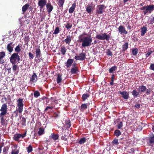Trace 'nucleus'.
I'll return each instance as SVG.
<instances>
[{
    "label": "nucleus",
    "instance_id": "nucleus-1",
    "mask_svg": "<svg viewBox=\"0 0 154 154\" xmlns=\"http://www.w3.org/2000/svg\"><path fill=\"white\" fill-rule=\"evenodd\" d=\"M79 42L82 43V48L90 46L91 45L92 38L91 36L88 35L85 32L79 36Z\"/></svg>",
    "mask_w": 154,
    "mask_h": 154
},
{
    "label": "nucleus",
    "instance_id": "nucleus-17",
    "mask_svg": "<svg viewBox=\"0 0 154 154\" xmlns=\"http://www.w3.org/2000/svg\"><path fill=\"white\" fill-rule=\"evenodd\" d=\"M72 36L70 35H67L66 38L64 40V42L66 44L69 45L72 40Z\"/></svg>",
    "mask_w": 154,
    "mask_h": 154
},
{
    "label": "nucleus",
    "instance_id": "nucleus-13",
    "mask_svg": "<svg viewBox=\"0 0 154 154\" xmlns=\"http://www.w3.org/2000/svg\"><path fill=\"white\" fill-rule=\"evenodd\" d=\"M72 66L73 67L71 69L70 72L72 74H76L78 71V68L76 66V64L74 63L73 64Z\"/></svg>",
    "mask_w": 154,
    "mask_h": 154
},
{
    "label": "nucleus",
    "instance_id": "nucleus-36",
    "mask_svg": "<svg viewBox=\"0 0 154 154\" xmlns=\"http://www.w3.org/2000/svg\"><path fill=\"white\" fill-rule=\"evenodd\" d=\"M26 120L25 118L23 117L22 118L20 122L21 124L23 126H25L26 125Z\"/></svg>",
    "mask_w": 154,
    "mask_h": 154
},
{
    "label": "nucleus",
    "instance_id": "nucleus-54",
    "mask_svg": "<svg viewBox=\"0 0 154 154\" xmlns=\"http://www.w3.org/2000/svg\"><path fill=\"white\" fill-rule=\"evenodd\" d=\"M81 107L82 108L85 109L87 108V105L86 104H82L81 105Z\"/></svg>",
    "mask_w": 154,
    "mask_h": 154
},
{
    "label": "nucleus",
    "instance_id": "nucleus-10",
    "mask_svg": "<svg viewBox=\"0 0 154 154\" xmlns=\"http://www.w3.org/2000/svg\"><path fill=\"white\" fill-rule=\"evenodd\" d=\"M85 57V54L84 53H82L79 56H76L75 58L77 60H83Z\"/></svg>",
    "mask_w": 154,
    "mask_h": 154
},
{
    "label": "nucleus",
    "instance_id": "nucleus-15",
    "mask_svg": "<svg viewBox=\"0 0 154 154\" xmlns=\"http://www.w3.org/2000/svg\"><path fill=\"white\" fill-rule=\"evenodd\" d=\"M119 93L121 94L122 97L125 99H128L129 97V93L127 92L124 91L123 92H119Z\"/></svg>",
    "mask_w": 154,
    "mask_h": 154
},
{
    "label": "nucleus",
    "instance_id": "nucleus-19",
    "mask_svg": "<svg viewBox=\"0 0 154 154\" xmlns=\"http://www.w3.org/2000/svg\"><path fill=\"white\" fill-rule=\"evenodd\" d=\"M5 115L0 114V118L1 120V123L2 125H5L6 123V120L4 117Z\"/></svg>",
    "mask_w": 154,
    "mask_h": 154
},
{
    "label": "nucleus",
    "instance_id": "nucleus-32",
    "mask_svg": "<svg viewBox=\"0 0 154 154\" xmlns=\"http://www.w3.org/2000/svg\"><path fill=\"white\" fill-rule=\"evenodd\" d=\"M61 52L63 55H64L66 52V48L64 46L62 47H61Z\"/></svg>",
    "mask_w": 154,
    "mask_h": 154
},
{
    "label": "nucleus",
    "instance_id": "nucleus-48",
    "mask_svg": "<svg viewBox=\"0 0 154 154\" xmlns=\"http://www.w3.org/2000/svg\"><path fill=\"white\" fill-rule=\"evenodd\" d=\"M13 65L12 67L13 70L14 71H15L16 70L18 69L17 65H15V64H13Z\"/></svg>",
    "mask_w": 154,
    "mask_h": 154
},
{
    "label": "nucleus",
    "instance_id": "nucleus-56",
    "mask_svg": "<svg viewBox=\"0 0 154 154\" xmlns=\"http://www.w3.org/2000/svg\"><path fill=\"white\" fill-rule=\"evenodd\" d=\"M29 58L33 59L34 58V55L31 52H29Z\"/></svg>",
    "mask_w": 154,
    "mask_h": 154
},
{
    "label": "nucleus",
    "instance_id": "nucleus-45",
    "mask_svg": "<svg viewBox=\"0 0 154 154\" xmlns=\"http://www.w3.org/2000/svg\"><path fill=\"white\" fill-rule=\"evenodd\" d=\"M40 95L39 92L38 91H35L34 92V96L35 97H37Z\"/></svg>",
    "mask_w": 154,
    "mask_h": 154
},
{
    "label": "nucleus",
    "instance_id": "nucleus-61",
    "mask_svg": "<svg viewBox=\"0 0 154 154\" xmlns=\"http://www.w3.org/2000/svg\"><path fill=\"white\" fill-rule=\"evenodd\" d=\"M150 92V91L149 90L147 89L146 91V93L149 94Z\"/></svg>",
    "mask_w": 154,
    "mask_h": 154
},
{
    "label": "nucleus",
    "instance_id": "nucleus-27",
    "mask_svg": "<svg viewBox=\"0 0 154 154\" xmlns=\"http://www.w3.org/2000/svg\"><path fill=\"white\" fill-rule=\"evenodd\" d=\"M62 80L61 75L60 74H58L57 77V83L59 84L60 83Z\"/></svg>",
    "mask_w": 154,
    "mask_h": 154
},
{
    "label": "nucleus",
    "instance_id": "nucleus-12",
    "mask_svg": "<svg viewBox=\"0 0 154 154\" xmlns=\"http://www.w3.org/2000/svg\"><path fill=\"white\" fill-rule=\"evenodd\" d=\"M118 29L119 32L121 34H126L128 33L127 31L126 30L125 27L123 26H120L119 27Z\"/></svg>",
    "mask_w": 154,
    "mask_h": 154
},
{
    "label": "nucleus",
    "instance_id": "nucleus-49",
    "mask_svg": "<svg viewBox=\"0 0 154 154\" xmlns=\"http://www.w3.org/2000/svg\"><path fill=\"white\" fill-rule=\"evenodd\" d=\"M112 143L115 145H117L119 143L118 140L117 139H114L112 142Z\"/></svg>",
    "mask_w": 154,
    "mask_h": 154
},
{
    "label": "nucleus",
    "instance_id": "nucleus-6",
    "mask_svg": "<svg viewBox=\"0 0 154 154\" xmlns=\"http://www.w3.org/2000/svg\"><path fill=\"white\" fill-rule=\"evenodd\" d=\"M26 136V133L23 134H15L14 135L13 137V139L15 141H20V139L21 137L23 138Z\"/></svg>",
    "mask_w": 154,
    "mask_h": 154
},
{
    "label": "nucleus",
    "instance_id": "nucleus-9",
    "mask_svg": "<svg viewBox=\"0 0 154 154\" xmlns=\"http://www.w3.org/2000/svg\"><path fill=\"white\" fill-rule=\"evenodd\" d=\"M38 5L41 9H42L47 5L46 0H38Z\"/></svg>",
    "mask_w": 154,
    "mask_h": 154
},
{
    "label": "nucleus",
    "instance_id": "nucleus-37",
    "mask_svg": "<svg viewBox=\"0 0 154 154\" xmlns=\"http://www.w3.org/2000/svg\"><path fill=\"white\" fill-rule=\"evenodd\" d=\"M9 147L8 146H5L4 147L3 150V154H6L8 151Z\"/></svg>",
    "mask_w": 154,
    "mask_h": 154
},
{
    "label": "nucleus",
    "instance_id": "nucleus-47",
    "mask_svg": "<svg viewBox=\"0 0 154 154\" xmlns=\"http://www.w3.org/2000/svg\"><path fill=\"white\" fill-rule=\"evenodd\" d=\"M68 137L66 135H65L64 136H61V140L66 141Z\"/></svg>",
    "mask_w": 154,
    "mask_h": 154
},
{
    "label": "nucleus",
    "instance_id": "nucleus-25",
    "mask_svg": "<svg viewBox=\"0 0 154 154\" xmlns=\"http://www.w3.org/2000/svg\"><path fill=\"white\" fill-rule=\"evenodd\" d=\"M5 54L4 52H0V64L2 63L3 62L2 61V59L5 56Z\"/></svg>",
    "mask_w": 154,
    "mask_h": 154
},
{
    "label": "nucleus",
    "instance_id": "nucleus-24",
    "mask_svg": "<svg viewBox=\"0 0 154 154\" xmlns=\"http://www.w3.org/2000/svg\"><path fill=\"white\" fill-rule=\"evenodd\" d=\"M29 6V4H26L25 5L23 6L22 8V11L23 13H24L27 10Z\"/></svg>",
    "mask_w": 154,
    "mask_h": 154
},
{
    "label": "nucleus",
    "instance_id": "nucleus-11",
    "mask_svg": "<svg viewBox=\"0 0 154 154\" xmlns=\"http://www.w3.org/2000/svg\"><path fill=\"white\" fill-rule=\"evenodd\" d=\"M37 79L38 77L36 74L34 73L30 77L29 82L31 84L35 83L37 81Z\"/></svg>",
    "mask_w": 154,
    "mask_h": 154
},
{
    "label": "nucleus",
    "instance_id": "nucleus-55",
    "mask_svg": "<svg viewBox=\"0 0 154 154\" xmlns=\"http://www.w3.org/2000/svg\"><path fill=\"white\" fill-rule=\"evenodd\" d=\"M53 108V106H47L46 108L45 109V111H47L48 109H52Z\"/></svg>",
    "mask_w": 154,
    "mask_h": 154
},
{
    "label": "nucleus",
    "instance_id": "nucleus-52",
    "mask_svg": "<svg viewBox=\"0 0 154 154\" xmlns=\"http://www.w3.org/2000/svg\"><path fill=\"white\" fill-rule=\"evenodd\" d=\"M66 127L68 128H69L71 126L70 122L68 121L66 123Z\"/></svg>",
    "mask_w": 154,
    "mask_h": 154
},
{
    "label": "nucleus",
    "instance_id": "nucleus-5",
    "mask_svg": "<svg viewBox=\"0 0 154 154\" xmlns=\"http://www.w3.org/2000/svg\"><path fill=\"white\" fill-rule=\"evenodd\" d=\"M17 60L18 61L20 60V56L17 53H14L11 57L10 61L12 64H14Z\"/></svg>",
    "mask_w": 154,
    "mask_h": 154
},
{
    "label": "nucleus",
    "instance_id": "nucleus-20",
    "mask_svg": "<svg viewBox=\"0 0 154 154\" xmlns=\"http://www.w3.org/2000/svg\"><path fill=\"white\" fill-rule=\"evenodd\" d=\"M76 8V4L74 3L72 4V6L69 8V12L70 14H72L74 12Z\"/></svg>",
    "mask_w": 154,
    "mask_h": 154
},
{
    "label": "nucleus",
    "instance_id": "nucleus-34",
    "mask_svg": "<svg viewBox=\"0 0 154 154\" xmlns=\"http://www.w3.org/2000/svg\"><path fill=\"white\" fill-rule=\"evenodd\" d=\"M89 96V95L88 94H85L82 95V98L84 101Z\"/></svg>",
    "mask_w": 154,
    "mask_h": 154
},
{
    "label": "nucleus",
    "instance_id": "nucleus-40",
    "mask_svg": "<svg viewBox=\"0 0 154 154\" xmlns=\"http://www.w3.org/2000/svg\"><path fill=\"white\" fill-rule=\"evenodd\" d=\"M44 130L43 129L40 128L39 129L38 134L39 135H41L44 134Z\"/></svg>",
    "mask_w": 154,
    "mask_h": 154
},
{
    "label": "nucleus",
    "instance_id": "nucleus-60",
    "mask_svg": "<svg viewBox=\"0 0 154 154\" xmlns=\"http://www.w3.org/2000/svg\"><path fill=\"white\" fill-rule=\"evenodd\" d=\"M114 75H113L112 76V77L111 78V81H114Z\"/></svg>",
    "mask_w": 154,
    "mask_h": 154
},
{
    "label": "nucleus",
    "instance_id": "nucleus-23",
    "mask_svg": "<svg viewBox=\"0 0 154 154\" xmlns=\"http://www.w3.org/2000/svg\"><path fill=\"white\" fill-rule=\"evenodd\" d=\"M93 8L92 6L88 5L86 6V11L89 14H91Z\"/></svg>",
    "mask_w": 154,
    "mask_h": 154
},
{
    "label": "nucleus",
    "instance_id": "nucleus-16",
    "mask_svg": "<svg viewBox=\"0 0 154 154\" xmlns=\"http://www.w3.org/2000/svg\"><path fill=\"white\" fill-rule=\"evenodd\" d=\"M73 62V60L72 59H69L67 60L66 63V66L67 68L70 67Z\"/></svg>",
    "mask_w": 154,
    "mask_h": 154
},
{
    "label": "nucleus",
    "instance_id": "nucleus-29",
    "mask_svg": "<svg viewBox=\"0 0 154 154\" xmlns=\"http://www.w3.org/2000/svg\"><path fill=\"white\" fill-rule=\"evenodd\" d=\"M128 43H126L122 45V50L124 51L126 50L128 47Z\"/></svg>",
    "mask_w": 154,
    "mask_h": 154
},
{
    "label": "nucleus",
    "instance_id": "nucleus-31",
    "mask_svg": "<svg viewBox=\"0 0 154 154\" xmlns=\"http://www.w3.org/2000/svg\"><path fill=\"white\" fill-rule=\"evenodd\" d=\"M19 153V150L17 149H12L11 152V154H18Z\"/></svg>",
    "mask_w": 154,
    "mask_h": 154
},
{
    "label": "nucleus",
    "instance_id": "nucleus-58",
    "mask_svg": "<svg viewBox=\"0 0 154 154\" xmlns=\"http://www.w3.org/2000/svg\"><path fill=\"white\" fill-rule=\"evenodd\" d=\"M150 69L153 70H154V64H151Z\"/></svg>",
    "mask_w": 154,
    "mask_h": 154
},
{
    "label": "nucleus",
    "instance_id": "nucleus-42",
    "mask_svg": "<svg viewBox=\"0 0 154 154\" xmlns=\"http://www.w3.org/2000/svg\"><path fill=\"white\" fill-rule=\"evenodd\" d=\"M138 50L137 48H135L132 50V53L133 55H135L137 54Z\"/></svg>",
    "mask_w": 154,
    "mask_h": 154
},
{
    "label": "nucleus",
    "instance_id": "nucleus-21",
    "mask_svg": "<svg viewBox=\"0 0 154 154\" xmlns=\"http://www.w3.org/2000/svg\"><path fill=\"white\" fill-rule=\"evenodd\" d=\"M50 138H52L54 140H56L58 139L59 135L55 134L54 133L51 134L50 137Z\"/></svg>",
    "mask_w": 154,
    "mask_h": 154
},
{
    "label": "nucleus",
    "instance_id": "nucleus-35",
    "mask_svg": "<svg viewBox=\"0 0 154 154\" xmlns=\"http://www.w3.org/2000/svg\"><path fill=\"white\" fill-rule=\"evenodd\" d=\"M139 93L136 90H134L132 92V95L135 97H136L139 95Z\"/></svg>",
    "mask_w": 154,
    "mask_h": 154
},
{
    "label": "nucleus",
    "instance_id": "nucleus-18",
    "mask_svg": "<svg viewBox=\"0 0 154 154\" xmlns=\"http://www.w3.org/2000/svg\"><path fill=\"white\" fill-rule=\"evenodd\" d=\"M13 49V46L12 45V43L11 42L10 44H8L7 46V49L9 52L12 51Z\"/></svg>",
    "mask_w": 154,
    "mask_h": 154
},
{
    "label": "nucleus",
    "instance_id": "nucleus-59",
    "mask_svg": "<svg viewBox=\"0 0 154 154\" xmlns=\"http://www.w3.org/2000/svg\"><path fill=\"white\" fill-rule=\"evenodd\" d=\"M140 105L139 104H137L135 105V107L136 108H139L140 107Z\"/></svg>",
    "mask_w": 154,
    "mask_h": 154
},
{
    "label": "nucleus",
    "instance_id": "nucleus-3",
    "mask_svg": "<svg viewBox=\"0 0 154 154\" xmlns=\"http://www.w3.org/2000/svg\"><path fill=\"white\" fill-rule=\"evenodd\" d=\"M111 33H109L108 35L107 33H104L102 35L98 34L96 35V38L100 40H106L108 41L110 38Z\"/></svg>",
    "mask_w": 154,
    "mask_h": 154
},
{
    "label": "nucleus",
    "instance_id": "nucleus-46",
    "mask_svg": "<svg viewBox=\"0 0 154 154\" xmlns=\"http://www.w3.org/2000/svg\"><path fill=\"white\" fill-rule=\"evenodd\" d=\"M32 150V148L31 145H29L27 148V151L28 153L31 152Z\"/></svg>",
    "mask_w": 154,
    "mask_h": 154
},
{
    "label": "nucleus",
    "instance_id": "nucleus-62",
    "mask_svg": "<svg viewBox=\"0 0 154 154\" xmlns=\"http://www.w3.org/2000/svg\"><path fill=\"white\" fill-rule=\"evenodd\" d=\"M154 17H153V18L151 20V23L152 24V23L154 22Z\"/></svg>",
    "mask_w": 154,
    "mask_h": 154
},
{
    "label": "nucleus",
    "instance_id": "nucleus-44",
    "mask_svg": "<svg viewBox=\"0 0 154 154\" xmlns=\"http://www.w3.org/2000/svg\"><path fill=\"white\" fill-rule=\"evenodd\" d=\"M72 25L71 23H67L66 25L65 26V27L67 29H70L72 27Z\"/></svg>",
    "mask_w": 154,
    "mask_h": 154
},
{
    "label": "nucleus",
    "instance_id": "nucleus-53",
    "mask_svg": "<svg viewBox=\"0 0 154 154\" xmlns=\"http://www.w3.org/2000/svg\"><path fill=\"white\" fill-rule=\"evenodd\" d=\"M107 54L109 56H112V53L110 50H108L106 52Z\"/></svg>",
    "mask_w": 154,
    "mask_h": 154
},
{
    "label": "nucleus",
    "instance_id": "nucleus-14",
    "mask_svg": "<svg viewBox=\"0 0 154 154\" xmlns=\"http://www.w3.org/2000/svg\"><path fill=\"white\" fill-rule=\"evenodd\" d=\"M47 11L48 14H50L53 9V7L50 2H48L46 5Z\"/></svg>",
    "mask_w": 154,
    "mask_h": 154
},
{
    "label": "nucleus",
    "instance_id": "nucleus-57",
    "mask_svg": "<svg viewBox=\"0 0 154 154\" xmlns=\"http://www.w3.org/2000/svg\"><path fill=\"white\" fill-rule=\"evenodd\" d=\"M152 51H149L146 54V57H148L149 56H150L151 54H152Z\"/></svg>",
    "mask_w": 154,
    "mask_h": 154
},
{
    "label": "nucleus",
    "instance_id": "nucleus-64",
    "mask_svg": "<svg viewBox=\"0 0 154 154\" xmlns=\"http://www.w3.org/2000/svg\"><path fill=\"white\" fill-rule=\"evenodd\" d=\"M110 85H113V81H112H112H111V82H110Z\"/></svg>",
    "mask_w": 154,
    "mask_h": 154
},
{
    "label": "nucleus",
    "instance_id": "nucleus-39",
    "mask_svg": "<svg viewBox=\"0 0 154 154\" xmlns=\"http://www.w3.org/2000/svg\"><path fill=\"white\" fill-rule=\"evenodd\" d=\"M152 136L150 137L149 138V142L150 143H154V135L152 134Z\"/></svg>",
    "mask_w": 154,
    "mask_h": 154
},
{
    "label": "nucleus",
    "instance_id": "nucleus-8",
    "mask_svg": "<svg viewBox=\"0 0 154 154\" xmlns=\"http://www.w3.org/2000/svg\"><path fill=\"white\" fill-rule=\"evenodd\" d=\"M1 112L0 114L6 115L7 111V106L6 104H3L0 110Z\"/></svg>",
    "mask_w": 154,
    "mask_h": 154
},
{
    "label": "nucleus",
    "instance_id": "nucleus-63",
    "mask_svg": "<svg viewBox=\"0 0 154 154\" xmlns=\"http://www.w3.org/2000/svg\"><path fill=\"white\" fill-rule=\"evenodd\" d=\"M7 70L8 71V72L10 73L11 72V68H9L7 69Z\"/></svg>",
    "mask_w": 154,
    "mask_h": 154
},
{
    "label": "nucleus",
    "instance_id": "nucleus-50",
    "mask_svg": "<svg viewBox=\"0 0 154 154\" xmlns=\"http://www.w3.org/2000/svg\"><path fill=\"white\" fill-rule=\"evenodd\" d=\"M123 126V123L122 122H121L117 125V127L118 129L121 128Z\"/></svg>",
    "mask_w": 154,
    "mask_h": 154
},
{
    "label": "nucleus",
    "instance_id": "nucleus-28",
    "mask_svg": "<svg viewBox=\"0 0 154 154\" xmlns=\"http://www.w3.org/2000/svg\"><path fill=\"white\" fill-rule=\"evenodd\" d=\"M64 1V0H59L58 4L60 7H62L63 6Z\"/></svg>",
    "mask_w": 154,
    "mask_h": 154
},
{
    "label": "nucleus",
    "instance_id": "nucleus-22",
    "mask_svg": "<svg viewBox=\"0 0 154 154\" xmlns=\"http://www.w3.org/2000/svg\"><path fill=\"white\" fill-rule=\"evenodd\" d=\"M141 36H143L146 33L147 28L144 26H143V27H142L141 29Z\"/></svg>",
    "mask_w": 154,
    "mask_h": 154
},
{
    "label": "nucleus",
    "instance_id": "nucleus-41",
    "mask_svg": "<svg viewBox=\"0 0 154 154\" xmlns=\"http://www.w3.org/2000/svg\"><path fill=\"white\" fill-rule=\"evenodd\" d=\"M140 88L141 92H143L145 91L146 89V87L143 85L140 86Z\"/></svg>",
    "mask_w": 154,
    "mask_h": 154
},
{
    "label": "nucleus",
    "instance_id": "nucleus-33",
    "mask_svg": "<svg viewBox=\"0 0 154 154\" xmlns=\"http://www.w3.org/2000/svg\"><path fill=\"white\" fill-rule=\"evenodd\" d=\"M114 134L116 136L118 137L121 134V132L119 130L117 129L115 131Z\"/></svg>",
    "mask_w": 154,
    "mask_h": 154
},
{
    "label": "nucleus",
    "instance_id": "nucleus-30",
    "mask_svg": "<svg viewBox=\"0 0 154 154\" xmlns=\"http://www.w3.org/2000/svg\"><path fill=\"white\" fill-rule=\"evenodd\" d=\"M86 140L85 138L83 137L80 139L78 143L80 144H82L86 141Z\"/></svg>",
    "mask_w": 154,
    "mask_h": 154
},
{
    "label": "nucleus",
    "instance_id": "nucleus-26",
    "mask_svg": "<svg viewBox=\"0 0 154 154\" xmlns=\"http://www.w3.org/2000/svg\"><path fill=\"white\" fill-rule=\"evenodd\" d=\"M36 57L37 58H38L41 56V51L40 50L39 48H37L36 49Z\"/></svg>",
    "mask_w": 154,
    "mask_h": 154
},
{
    "label": "nucleus",
    "instance_id": "nucleus-43",
    "mask_svg": "<svg viewBox=\"0 0 154 154\" xmlns=\"http://www.w3.org/2000/svg\"><path fill=\"white\" fill-rule=\"evenodd\" d=\"M116 69V67L115 66H112L111 68L109 70V72L111 73L113 71H115Z\"/></svg>",
    "mask_w": 154,
    "mask_h": 154
},
{
    "label": "nucleus",
    "instance_id": "nucleus-4",
    "mask_svg": "<svg viewBox=\"0 0 154 154\" xmlns=\"http://www.w3.org/2000/svg\"><path fill=\"white\" fill-rule=\"evenodd\" d=\"M17 104L16 107V111L20 113H21L23 110L24 104L23 103V99L19 98L17 100Z\"/></svg>",
    "mask_w": 154,
    "mask_h": 154
},
{
    "label": "nucleus",
    "instance_id": "nucleus-2",
    "mask_svg": "<svg viewBox=\"0 0 154 154\" xmlns=\"http://www.w3.org/2000/svg\"><path fill=\"white\" fill-rule=\"evenodd\" d=\"M141 10H143L144 15L147 13L150 14L154 10V5H145L140 8Z\"/></svg>",
    "mask_w": 154,
    "mask_h": 154
},
{
    "label": "nucleus",
    "instance_id": "nucleus-38",
    "mask_svg": "<svg viewBox=\"0 0 154 154\" xmlns=\"http://www.w3.org/2000/svg\"><path fill=\"white\" fill-rule=\"evenodd\" d=\"M60 32V29L58 27H56L53 32V34L56 35L58 34Z\"/></svg>",
    "mask_w": 154,
    "mask_h": 154
},
{
    "label": "nucleus",
    "instance_id": "nucleus-7",
    "mask_svg": "<svg viewBox=\"0 0 154 154\" xmlns=\"http://www.w3.org/2000/svg\"><path fill=\"white\" fill-rule=\"evenodd\" d=\"M106 8L103 5H98L96 10L97 13L99 14H103Z\"/></svg>",
    "mask_w": 154,
    "mask_h": 154
},
{
    "label": "nucleus",
    "instance_id": "nucleus-51",
    "mask_svg": "<svg viewBox=\"0 0 154 154\" xmlns=\"http://www.w3.org/2000/svg\"><path fill=\"white\" fill-rule=\"evenodd\" d=\"M15 51L16 52H19L20 51V47L19 45L17 46L15 48Z\"/></svg>",
    "mask_w": 154,
    "mask_h": 154
}]
</instances>
